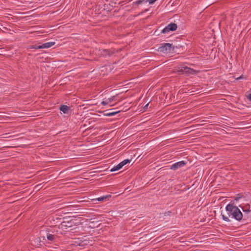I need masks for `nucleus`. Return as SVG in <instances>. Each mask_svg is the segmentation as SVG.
Here are the masks:
<instances>
[{"label":"nucleus","instance_id":"nucleus-5","mask_svg":"<svg viewBox=\"0 0 251 251\" xmlns=\"http://www.w3.org/2000/svg\"><path fill=\"white\" fill-rule=\"evenodd\" d=\"M185 162L184 161H181L173 164L171 167L170 169L176 170L179 168L184 166L185 165Z\"/></svg>","mask_w":251,"mask_h":251},{"label":"nucleus","instance_id":"nucleus-12","mask_svg":"<svg viewBox=\"0 0 251 251\" xmlns=\"http://www.w3.org/2000/svg\"><path fill=\"white\" fill-rule=\"evenodd\" d=\"M119 112V111H114V112H108V113L104 114V115L106 116H108V117L116 115V114H117Z\"/></svg>","mask_w":251,"mask_h":251},{"label":"nucleus","instance_id":"nucleus-4","mask_svg":"<svg viewBox=\"0 0 251 251\" xmlns=\"http://www.w3.org/2000/svg\"><path fill=\"white\" fill-rule=\"evenodd\" d=\"M179 71L187 74H193L195 73V71L185 66H182Z\"/></svg>","mask_w":251,"mask_h":251},{"label":"nucleus","instance_id":"nucleus-20","mask_svg":"<svg viewBox=\"0 0 251 251\" xmlns=\"http://www.w3.org/2000/svg\"><path fill=\"white\" fill-rule=\"evenodd\" d=\"M148 105H149V103H148L147 105H146L145 107H147L148 106Z\"/></svg>","mask_w":251,"mask_h":251},{"label":"nucleus","instance_id":"nucleus-18","mask_svg":"<svg viewBox=\"0 0 251 251\" xmlns=\"http://www.w3.org/2000/svg\"><path fill=\"white\" fill-rule=\"evenodd\" d=\"M143 0H138V1H136V3L138 4H141L143 2Z\"/></svg>","mask_w":251,"mask_h":251},{"label":"nucleus","instance_id":"nucleus-13","mask_svg":"<svg viewBox=\"0 0 251 251\" xmlns=\"http://www.w3.org/2000/svg\"><path fill=\"white\" fill-rule=\"evenodd\" d=\"M130 162V160L129 159H125L122 162H121L120 163L122 167H123L124 166L126 165V164L129 163Z\"/></svg>","mask_w":251,"mask_h":251},{"label":"nucleus","instance_id":"nucleus-3","mask_svg":"<svg viewBox=\"0 0 251 251\" xmlns=\"http://www.w3.org/2000/svg\"><path fill=\"white\" fill-rule=\"evenodd\" d=\"M177 25L174 23H171L166 26L162 31L163 33H168L170 31H174L176 30Z\"/></svg>","mask_w":251,"mask_h":251},{"label":"nucleus","instance_id":"nucleus-2","mask_svg":"<svg viewBox=\"0 0 251 251\" xmlns=\"http://www.w3.org/2000/svg\"><path fill=\"white\" fill-rule=\"evenodd\" d=\"M172 50V44L170 43H165L158 49L159 51L164 53H170Z\"/></svg>","mask_w":251,"mask_h":251},{"label":"nucleus","instance_id":"nucleus-17","mask_svg":"<svg viewBox=\"0 0 251 251\" xmlns=\"http://www.w3.org/2000/svg\"><path fill=\"white\" fill-rule=\"evenodd\" d=\"M156 0H146V1L148 2L149 4H153Z\"/></svg>","mask_w":251,"mask_h":251},{"label":"nucleus","instance_id":"nucleus-7","mask_svg":"<svg viewBox=\"0 0 251 251\" xmlns=\"http://www.w3.org/2000/svg\"><path fill=\"white\" fill-rule=\"evenodd\" d=\"M55 43L54 42H49L40 45V48L42 49H48L51 47L53 45H54Z\"/></svg>","mask_w":251,"mask_h":251},{"label":"nucleus","instance_id":"nucleus-19","mask_svg":"<svg viewBox=\"0 0 251 251\" xmlns=\"http://www.w3.org/2000/svg\"><path fill=\"white\" fill-rule=\"evenodd\" d=\"M242 78V76H240L239 77L237 78V79H239Z\"/></svg>","mask_w":251,"mask_h":251},{"label":"nucleus","instance_id":"nucleus-10","mask_svg":"<svg viewBox=\"0 0 251 251\" xmlns=\"http://www.w3.org/2000/svg\"><path fill=\"white\" fill-rule=\"evenodd\" d=\"M122 168V167L121 165L120 164V163H119V164H117V165L114 166L113 167H112L110 169V172H115V171L119 170Z\"/></svg>","mask_w":251,"mask_h":251},{"label":"nucleus","instance_id":"nucleus-1","mask_svg":"<svg viewBox=\"0 0 251 251\" xmlns=\"http://www.w3.org/2000/svg\"><path fill=\"white\" fill-rule=\"evenodd\" d=\"M228 216L222 213V219L226 222H230L229 217L233 218L237 221H240L243 218V214L241 210L233 204H228L226 207Z\"/></svg>","mask_w":251,"mask_h":251},{"label":"nucleus","instance_id":"nucleus-6","mask_svg":"<svg viewBox=\"0 0 251 251\" xmlns=\"http://www.w3.org/2000/svg\"><path fill=\"white\" fill-rule=\"evenodd\" d=\"M115 100V96H113L110 98L106 99L105 100H103L101 102V104L103 105H109L110 106H112L114 104H111V103Z\"/></svg>","mask_w":251,"mask_h":251},{"label":"nucleus","instance_id":"nucleus-8","mask_svg":"<svg viewBox=\"0 0 251 251\" xmlns=\"http://www.w3.org/2000/svg\"><path fill=\"white\" fill-rule=\"evenodd\" d=\"M242 209L245 214H248L251 212V206L250 204L245 205L242 207Z\"/></svg>","mask_w":251,"mask_h":251},{"label":"nucleus","instance_id":"nucleus-14","mask_svg":"<svg viewBox=\"0 0 251 251\" xmlns=\"http://www.w3.org/2000/svg\"><path fill=\"white\" fill-rule=\"evenodd\" d=\"M110 197V196H103L101 197H99V198H97V200L98 201H103V200H105L106 198Z\"/></svg>","mask_w":251,"mask_h":251},{"label":"nucleus","instance_id":"nucleus-15","mask_svg":"<svg viewBox=\"0 0 251 251\" xmlns=\"http://www.w3.org/2000/svg\"><path fill=\"white\" fill-rule=\"evenodd\" d=\"M248 99L251 101V89L249 91L248 94L246 95Z\"/></svg>","mask_w":251,"mask_h":251},{"label":"nucleus","instance_id":"nucleus-9","mask_svg":"<svg viewBox=\"0 0 251 251\" xmlns=\"http://www.w3.org/2000/svg\"><path fill=\"white\" fill-rule=\"evenodd\" d=\"M60 109L64 113L66 114L68 113L69 112V107L67 105H63L60 107Z\"/></svg>","mask_w":251,"mask_h":251},{"label":"nucleus","instance_id":"nucleus-16","mask_svg":"<svg viewBox=\"0 0 251 251\" xmlns=\"http://www.w3.org/2000/svg\"><path fill=\"white\" fill-rule=\"evenodd\" d=\"M31 49H42V48H40V45H34L32 46L31 47Z\"/></svg>","mask_w":251,"mask_h":251},{"label":"nucleus","instance_id":"nucleus-11","mask_svg":"<svg viewBox=\"0 0 251 251\" xmlns=\"http://www.w3.org/2000/svg\"><path fill=\"white\" fill-rule=\"evenodd\" d=\"M47 238L48 240L50 241H53L56 238V236L51 234L48 233Z\"/></svg>","mask_w":251,"mask_h":251}]
</instances>
